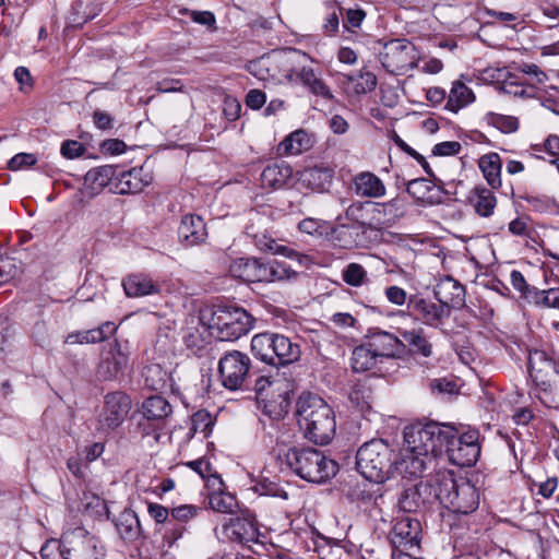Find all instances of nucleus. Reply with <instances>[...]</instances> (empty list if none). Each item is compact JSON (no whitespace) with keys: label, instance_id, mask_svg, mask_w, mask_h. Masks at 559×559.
Instances as JSON below:
<instances>
[{"label":"nucleus","instance_id":"nucleus-1","mask_svg":"<svg viewBox=\"0 0 559 559\" xmlns=\"http://www.w3.org/2000/svg\"><path fill=\"white\" fill-rule=\"evenodd\" d=\"M297 421L305 437L320 445L330 443L336 432L333 409L320 396L304 392L296 403Z\"/></svg>","mask_w":559,"mask_h":559},{"label":"nucleus","instance_id":"nucleus-2","mask_svg":"<svg viewBox=\"0 0 559 559\" xmlns=\"http://www.w3.org/2000/svg\"><path fill=\"white\" fill-rule=\"evenodd\" d=\"M285 463L301 479L322 484L333 477L338 465L334 460L314 448H290L285 453Z\"/></svg>","mask_w":559,"mask_h":559},{"label":"nucleus","instance_id":"nucleus-3","mask_svg":"<svg viewBox=\"0 0 559 559\" xmlns=\"http://www.w3.org/2000/svg\"><path fill=\"white\" fill-rule=\"evenodd\" d=\"M394 448L383 439L365 442L357 451V471L368 480L383 483L393 477Z\"/></svg>","mask_w":559,"mask_h":559},{"label":"nucleus","instance_id":"nucleus-4","mask_svg":"<svg viewBox=\"0 0 559 559\" xmlns=\"http://www.w3.org/2000/svg\"><path fill=\"white\" fill-rule=\"evenodd\" d=\"M229 274L249 283H275L296 276L287 263L272 259L237 258L229 264Z\"/></svg>","mask_w":559,"mask_h":559},{"label":"nucleus","instance_id":"nucleus-5","mask_svg":"<svg viewBox=\"0 0 559 559\" xmlns=\"http://www.w3.org/2000/svg\"><path fill=\"white\" fill-rule=\"evenodd\" d=\"M433 481L436 498L452 512L469 514L478 508L479 495L469 483H457L447 471L438 473Z\"/></svg>","mask_w":559,"mask_h":559},{"label":"nucleus","instance_id":"nucleus-6","mask_svg":"<svg viewBox=\"0 0 559 559\" xmlns=\"http://www.w3.org/2000/svg\"><path fill=\"white\" fill-rule=\"evenodd\" d=\"M451 427L436 423L416 424L404 430V448L433 461L442 453V443L449 438Z\"/></svg>","mask_w":559,"mask_h":559},{"label":"nucleus","instance_id":"nucleus-7","mask_svg":"<svg viewBox=\"0 0 559 559\" xmlns=\"http://www.w3.org/2000/svg\"><path fill=\"white\" fill-rule=\"evenodd\" d=\"M254 319L239 307H218L212 314L210 329L222 341H236L253 328Z\"/></svg>","mask_w":559,"mask_h":559},{"label":"nucleus","instance_id":"nucleus-8","mask_svg":"<svg viewBox=\"0 0 559 559\" xmlns=\"http://www.w3.org/2000/svg\"><path fill=\"white\" fill-rule=\"evenodd\" d=\"M442 443V452H445L449 461L456 466L466 467L474 465L480 455L479 432L469 429L461 435L451 427V433H447Z\"/></svg>","mask_w":559,"mask_h":559},{"label":"nucleus","instance_id":"nucleus-9","mask_svg":"<svg viewBox=\"0 0 559 559\" xmlns=\"http://www.w3.org/2000/svg\"><path fill=\"white\" fill-rule=\"evenodd\" d=\"M59 549L63 559H105L100 542L82 527L66 532Z\"/></svg>","mask_w":559,"mask_h":559},{"label":"nucleus","instance_id":"nucleus-10","mask_svg":"<svg viewBox=\"0 0 559 559\" xmlns=\"http://www.w3.org/2000/svg\"><path fill=\"white\" fill-rule=\"evenodd\" d=\"M379 59L388 72L403 75L417 67L419 53L409 40L392 39L383 45Z\"/></svg>","mask_w":559,"mask_h":559},{"label":"nucleus","instance_id":"nucleus-11","mask_svg":"<svg viewBox=\"0 0 559 559\" xmlns=\"http://www.w3.org/2000/svg\"><path fill=\"white\" fill-rule=\"evenodd\" d=\"M250 357L239 350L225 353L218 361L222 385L230 391L242 390L249 378Z\"/></svg>","mask_w":559,"mask_h":559},{"label":"nucleus","instance_id":"nucleus-12","mask_svg":"<svg viewBox=\"0 0 559 559\" xmlns=\"http://www.w3.org/2000/svg\"><path fill=\"white\" fill-rule=\"evenodd\" d=\"M131 407L132 401L124 392L107 393L104 396V406L98 416L99 429L111 431L118 428L126 420Z\"/></svg>","mask_w":559,"mask_h":559},{"label":"nucleus","instance_id":"nucleus-13","mask_svg":"<svg viewBox=\"0 0 559 559\" xmlns=\"http://www.w3.org/2000/svg\"><path fill=\"white\" fill-rule=\"evenodd\" d=\"M129 352L126 346L116 342L103 350L96 369V377L100 381L118 379L128 367Z\"/></svg>","mask_w":559,"mask_h":559},{"label":"nucleus","instance_id":"nucleus-14","mask_svg":"<svg viewBox=\"0 0 559 559\" xmlns=\"http://www.w3.org/2000/svg\"><path fill=\"white\" fill-rule=\"evenodd\" d=\"M530 376L544 392L551 389V377L557 373V362L546 352L535 349L528 356Z\"/></svg>","mask_w":559,"mask_h":559},{"label":"nucleus","instance_id":"nucleus-15","mask_svg":"<svg viewBox=\"0 0 559 559\" xmlns=\"http://www.w3.org/2000/svg\"><path fill=\"white\" fill-rule=\"evenodd\" d=\"M420 522L409 515L396 520L390 534L391 543L400 550H412L419 545Z\"/></svg>","mask_w":559,"mask_h":559},{"label":"nucleus","instance_id":"nucleus-16","mask_svg":"<svg viewBox=\"0 0 559 559\" xmlns=\"http://www.w3.org/2000/svg\"><path fill=\"white\" fill-rule=\"evenodd\" d=\"M365 342L380 362L383 359L399 357L406 349L403 341L386 331H372L367 335Z\"/></svg>","mask_w":559,"mask_h":559},{"label":"nucleus","instance_id":"nucleus-17","mask_svg":"<svg viewBox=\"0 0 559 559\" xmlns=\"http://www.w3.org/2000/svg\"><path fill=\"white\" fill-rule=\"evenodd\" d=\"M223 532L227 538L242 545L258 543L260 537L255 519L251 514L229 519L223 525Z\"/></svg>","mask_w":559,"mask_h":559},{"label":"nucleus","instance_id":"nucleus-18","mask_svg":"<svg viewBox=\"0 0 559 559\" xmlns=\"http://www.w3.org/2000/svg\"><path fill=\"white\" fill-rule=\"evenodd\" d=\"M405 212L406 202L399 195L386 202H371L370 216H372V228L392 226L404 216Z\"/></svg>","mask_w":559,"mask_h":559},{"label":"nucleus","instance_id":"nucleus-19","mask_svg":"<svg viewBox=\"0 0 559 559\" xmlns=\"http://www.w3.org/2000/svg\"><path fill=\"white\" fill-rule=\"evenodd\" d=\"M407 308L426 325L433 328L440 325L443 318L449 316L448 310L441 304L437 305L431 300L414 295L408 298Z\"/></svg>","mask_w":559,"mask_h":559},{"label":"nucleus","instance_id":"nucleus-20","mask_svg":"<svg viewBox=\"0 0 559 559\" xmlns=\"http://www.w3.org/2000/svg\"><path fill=\"white\" fill-rule=\"evenodd\" d=\"M334 168L328 164H318L300 173V186L314 192L328 191L334 177Z\"/></svg>","mask_w":559,"mask_h":559},{"label":"nucleus","instance_id":"nucleus-21","mask_svg":"<svg viewBox=\"0 0 559 559\" xmlns=\"http://www.w3.org/2000/svg\"><path fill=\"white\" fill-rule=\"evenodd\" d=\"M435 296L445 309H460L465 305V287L451 276L440 280L435 288Z\"/></svg>","mask_w":559,"mask_h":559},{"label":"nucleus","instance_id":"nucleus-22","mask_svg":"<svg viewBox=\"0 0 559 559\" xmlns=\"http://www.w3.org/2000/svg\"><path fill=\"white\" fill-rule=\"evenodd\" d=\"M432 460L413 453L411 450L403 448L401 459H394L393 476L400 475L404 478L421 477Z\"/></svg>","mask_w":559,"mask_h":559},{"label":"nucleus","instance_id":"nucleus-23","mask_svg":"<svg viewBox=\"0 0 559 559\" xmlns=\"http://www.w3.org/2000/svg\"><path fill=\"white\" fill-rule=\"evenodd\" d=\"M353 189L360 198L380 199L385 195L384 182L371 171H361L353 178Z\"/></svg>","mask_w":559,"mask_h":559},{"label":"nucleus","instance_id":"nucleus-24","mask_svg":"<svg viewBox=\"0 0 559 559\" xmlns=\"http://www.w3.org/2000/svg\"><path fill=\"white\" fill-rule=\"evenodd\" d=\"M152 181V176L143 167L132 168L117 175L116 189L120 194L141 192Z\"/></svg>","mask_w":559,"mask_h":559},{"label":"nucleus","instance_id":"nucleus-25","mask_svg":"<svg viewBox=\"0 0 559 559\" xmlns=\"http://www.w3.org/2000/svg\"><path fill=\"white\" fill-rule=\"evenodd\" d=\"M293 73L311 94L329 100L333 98L330 87L322 80L321 73L314 68L302 66L294 69Z\"/></svg>","mask_w":559,"mask_h":559},{"label":"nucleus","instance_id":"nucleus-26","mask_svg":"<svg viewBox=\"0 0 559 559\" xmlns=\"http://www.w3.org/2000/svg\"><path fill=\"white\" fill-rule=\"evenodd\" d=\"M178 235L187 246L199 245L207 237L205 223L201 216L185 215L178 228Z\"/></svg>","mask_w":559,"mask_h":559},{"label":"nucleus","instance_id":"nucleus-27","mask_svg":"<svg viewBox=\"0 0 559 559\" xmlns=\"http://www.w3.org/2000/svg\"><path fill=\"white\" fill-rule=\"evenodd\" d=\"M122 287L129 298L145 297L160 292V287L148 275L142 273L126 276L122 280Z\"/></svg>","mask_w":559,"mask_h":559},{"label":"nucleus","instance_id":"nucleus-28","mask_svg":"<svg viewBox=\"0 0 559 559\" xmlns=\"http://www.w3.org/2000/svg\"><path fill=\"white\" fill-rule=\"evenodd\" d=\"M213 491L209 496V503L211 508L221 513L233 514L238 509V501L236 497L229 492L224 491V483L219 476L213 477Z\"/></svg>","mask_w":559,"mask_h":559},{"label":"nucleus","instance_id":"nucleus-29","mask_svg":"<svg viewBox=\"0 0 559 559\" xmlns=\"http://www.w3.org/2000/svg\"><path fill=\"white\" fill-rule=\"evenodd\" d=\"M293 169L285 162H276L267 165L261 174V183L263 188L281 189L292 178Z\"/></svg>","mask_w":559,"mask_h":559},{"label":"nucleus","instance_id":"nucleus-30","mask_svg":"<svg viewBox=\"0 0 559 559\" xmlns=\"http://www.w3.org/2000/svg\"><path fill=\"white\" fill-rule=\"evenodd\" d=\"M274 346L276 350V359L274 366H286L297 361L300 358L301 350L297 343H294L289 337L273 333Z\"/></svg>","mask_w":559,"mask_h":559},{"label":"nucleus","instance_id":"nucleus-31","mask_svg":"<svg viewBox=\"0 0 559 559\" xmlns=\"http://www.w3.org/2000/svg\"><path fill=\"white\" fill-rule=\"evenodd\" d=\"M257 246L264 251H270L273 254H281L290 260H295L299 265L309 267L312 264V260L309 255L300 253L293 248L278 243L272 238L262 236L257 239Z\"/></svg>","mask_w":559,"mask_h":559},{"label":"nucleus","instance_id":"nucleus-32","mask_svg":"<svg viewBox=\"0 0 559 559\" xmlns=\"http://www.w3.org/2000/svg\"><path fill=\"white\" fill-rule=\"evenodd\" d=\"M400 333L403 337V343L408 345L409 350L414 355L428 358L433 354L432 343L429 341L424 329L403 330Z\"/></svg>","mask_w":559,"mask_h":559},{"label":"nucleus","instance_id":"nucleus-33","mask_svg":"<svg viewBox=\"0 0 559 559\" xmlns=\"http://www.w3.org/2000/svg\"><path fill=\"white\" fill-rule=\"evenodd\" d=\"M116 325L112 322H106L102 326L70 333L67 338V344H91L98 343L106 340L109 335L114 334L116 331Z\"/></svg>","mask_w":559,"mask_h":559},{"label":"nucleus","instance_id":"nucleus-34","mask_svg":"<svg viewBox=\"0 0 559 559\" xmlns=\"http://www.w3.org/2000/svg\"><path fill=\"white\" fill-rule=\"evenodd\" d=\"M273 338L274 335L270 332L255 334L251 340V352L257 359L274 366L276 350Z\"/></svg>","mask_w":559,"mask_h":559},{"label":"nucleus","instance_id":"nucleus-35","mask_svg":"<svg viewBox=\"0 0 559 559\" xmlns=\"http://www.w3.org/2000/svg\"><path fill=\"white\" fill-rule=\"evenodd\" d=\"M475 100L473 91L461 81H455L450 90L445 109L456 114Z\"/></svg>","mask_w":559,"mask_h":559},{"label":"nucleus","instance_id":"nucleus-36","mask_svg":"<svg viewBox=\"0 0 559 559\" xmlns=\"http://www.w3.org/2000/svg\"><path fill=\"white\" fill-rule=\"evenodd\" d=\"M471 202L479 216L490 217L497 205V198L490 189L486 187H475Z\"/></svg>","mask_w":559,"mask_h":559},{"label":"nucleus","instance_id":"nucleus-37","mask_svg":"<svg viewBox=\"0 0 559 559\" xmlns=\"http://www.w3.org/2000/svg\"><path fill=\"white\" fill-rule=\"evenodd\" d=\"M293 392L292 381L280 371L274 372V380L271 385L270 396L267 401L277 403L281 408L287 407Z\"/></svg>","mask_w":559,"mask_h":559},{"label":"nucleus","instance_id":"nucleus-38","mask_svg":"<svg viewBox=\"0 0 559 559\" xmlns=\"http://www.w3.org/2000/svg\"><path fill=\"white\" fill-rule=\"evenodd\" d=\"M478 166L492 189L501 187V159L497 153H489L481 156L478 160Z\"/></svg>","mask_w":559,"mask_h":559},{"label":"nucleus","instance_id":"nucleus-39","mask_svg":"<svg viewBox=\"0 0 559 559\" xmlns=\"http://www.w3.org/2000/svg\"><path fill=\"white\" fill-rule=\"evenodd\" d=\"M116 176L112 166L105 165L90 169L84 176V185L92 191L99 192L107 187Z\"/></svg>","mask_w":559,"mask_h":559},{"label":"nucleus","instance_id":"nucleus-40","mask_svg":"<svg viewBox=\"0 0 559 559\" xmlns=\"http://www.w3.org/2000/svg\"><path fill=\"white\" fill-rule=\"evenodd\" d=\"M173 412L171 405L160 395L147 397L142 405V413L148 420H162Z\"/></svg>","mask_w":559,"mask_h":559},{"label":"nucleus","instance_id":"nucleus-41","mask_svg":"<svg viewBox=\"0 0 559 559\" xmlns=\"http://www.w3.org/2000/svg\"><path fill=\"white\" fill-rule=\"evenodd\" d=\"M350 361L355 372L371 370L380 362L366 342L354 348Z\"/></svg>","mask_w":559,"mask_h":559},{"label":"nucleus","instance_id":"nucleus-42","mask_svg":"<svg viewBox=\"0 0 559 559\" xmlns=\"http://www.w3.org/2000/svg\"><path fill=\"white\" fill-rule=\"evenodd\" d=\"M116 526L123 539H135L141 533L140 521L133 511L122 512L118 518Z\"/></svg>","mask_w":559,"mask_h":559},{"label":"nucleus","instance_id":"nucleus-43","mask_svg":"<svg viewBox=\"0 0 559 559\" xmlns=\"http://www.w3.org/2000/svg\"><path fill=\"white\" fill-rule=\"evenodd\" d=\"M370 201L352 203L345 210V218L361 227L372 228V216H370Z\"/></svg>","mask_w":559,"mask_h":559},{"label":"nucleus","instance_id":"nucleus-44","mask_svg":"<svg viewBox=\"0 0 559 559\" xmlns=\"http://www.w3.org/2000/svg\"><path fill=\"white\" fill-rule=\"evenodd\" d=\"M309 139L302 130L295 131L286 136L278 145V152L287 155H298L307 148Z\"/></svg>","mask_w":559,"mask_h":559},{"label":"nucleus","instance_id":"nucleus-45","mask_svg":"<svg viewBox=\"0 0 559 559\" xmlns=\"http://www.w3.org/2000/svg\"><path fill=\"white\" fill-rule=\"evenodd\" d=\"M523 199L532 211L538 213H557L559 211V204L552 197L546 194H527Z\"/></svg>","mask_w":559,"mask_h":559},{"label":"nucleus","instance_id":"nucleus-46","mask_svg":"<svg viewBox=\"0 0 559 559\" xmlns=\"http://www.w3.org/2000/svg\"><path fill=\"white\" fill-rule=\"evenodd\" d=\"M520 71L526 74V84L535 90H542L548 81V75L534 63H523L520 67Z\"/></svg>","mask_w":559,"mask_h":559},{"label":"nucleus","instance_id":"nucleus-47","mask_svg":"<svg viewBox=\"0 0 559 559\" xmlns=\"http://www.w3.org/2000/svg\"><path fill=\"white\" fill-rule=\"evenodd\" d=\"M423 504L420 493L416 487L406 488L399 499V507L406 513L416 512Z\"/></svg>","mask_w":559,"mask_h":559},{"label":"nucleus","instance_id":"nucleus-48","mask_svg":"<svg viewBox=\"0 0 559 559\" xmlns=\"http://www.w3.org/2000/svg\"><path fill=\"white\" fill-rule=\"evenodd\" d=\"M348 82L354 83L356 94H366L376 88L377 78L371 72H359L347 76Z\"/></svg>","mask_w":559,"mask_h":559},{"label":"nucleus","instance_id":"nucleus-49","mask_svg":"<svg viewBox=\"0 0 559 559\" xmlns=\"http://www.w3.org/2000/svg\"><path fill=\"white\" fill-rule=\"evenodd\" d=\"M213 418L211 414L205 409H200L191 416V428L193 433H202L207 437L212 432Z\"/></svg>","mask_w":559,"mask_h":559},{"label":"nucleus","instance_id":"nucleus-50","mask_svg":"<svg viewBox=\"0 0 559 559\" xmlns=\"http://www.w3.org/2000/svg\"><path fill=\"white\" fill-rule=\"evenodd\" d=\"M343 281L354 287L361 286L366 278L367 272L362 265L358 263H349L342 273Z\"/></svg>","mask_w":559,"mask_h":559},{"label":"nucleus","instance_id":"nucleus-51","mask_svg":"<svg viewBox=\"0 0 559 559\" xmlns=\"http://www.w3.org/2000/svg\"><path fill=\"white\" fill-rule=\"evenodd\" d=\"M532 302L537 306L559 309V287L547 290L536 289L534 296H532Z\"/></svg>","mask_w":559,"mask_h":559},{"label":"nucleus","instance_id":"nucleus-52","mask_svg":"<svg viewBox=\"0 0 559 559\" xmlns=\"http://www.w3.org/2000/svg\"><path fill=\"white\" fill-rule=\"evenodd\" d=\"M143 376L145 384L152 390L157 391L164 388L166 373L158 365L146 367Z\"/></svg>","mask_w":559,"mask_h":559},{"label":"nucleus","instance_id":"nucleus-53","mask_svg":"<svg viewBox=\"0 0 559 559\" xmlns=\"http://www.w3.org/2000/svg\"><path fill=\"white\" fill-rule=\"evenodd\" d=\"M328 15L323 24L324 32L328 35H333L340 27V15L343 14V9L335 3H328Z\"/></svg>","mask_w":559,"mask_h":559},{"label":"nucleus","instance_id":"nucleus-54","mask_svg":"<svg viewBox=\"0 0 559 559\" xmlns=\"http://www.w3.org/2000/svg\"><path fill=\"white\" fill-rule=\"evenodd\" d=\"M491 123L504 133H512L519 129V121L513 116L490 114Z\"/></svg>","mask_w":559,"mask_h":559},{"label":"nucleus","instance_id":"nucleus-55","mask_svg":"<svg viewBox=\"0 0 559 559\" xmlns=\"http://www.w3.org/2000/svg\"><path fill=\"white\" fill-rule=\"evenodd\" d=\"M510 281L513 288L518 290L522 297L532 301V296H534V292H536L537 288L531 287L520 271L513 270L510 274Z\"/></svg>","mask_w":559,"mask_h":559},{"label":"nucleus","instance_id":"nucleus-56","mask_svg":"<svg viewBox=\"0 0 559 559\" xmlns=\"http://www.w3.org/2000/svg\"><path fill=\"white\" fill-rule=\"evenodd\" d=\"M366 17V12L362 9H348L346 10L345 19L343 20V27L347 32L355 33L360 27Z\"/></svg>","mask_w":559,"mask_h":559},{"label":"nucleus","instance_id":"nucleus-57","mask_svg":"<svg viewBox=\"0 0 559 559\" xmlns=\"http://www.w3.org/2000/svg\"><path fill=\"white\" fill-rule=\"evenodd\" d=\"M19 272L16 260L10 257L0 258V285L11 281Z\"/></svg>","mask_w":559,"mask_h":559},{"label":"nucleus","instance_id":"nucleus-58","mask_svg":"<svg viewBox=\"0 0 559 559\" xmlns=\"http://www.w3.org/2000/svg\"><path fill=\"white\" fill-rule=\"evenodd\" d=\"M530 223V217L520 216L509 223L508 229L513 236L530 237L533 233Z\"/></svg>","mask_w":559,"mask_h":559},{"label":"nucleus","instance_id":"nucleus-59","mask_svg":"<svg viewBox=\"0 0 559 559\" xmlns=\"http://www.w3.org/2000/svg\"><path fill=\"white\" fill-rule=\"evenodd\" d=\"M187 465L193 469L195 473H198L203 479H206L207 487L213 486V477L217 476L216 474L212 473V466L211 463L204 459H199L195 461H190L187 463Z\"/></svg>","mask_w":559,"mask_h":559},{"label":"nucleus","instance_id":"nucleus-60","mask_svg":"<svg viewBox=\"0 0 559 559\" xmlns=\"http://www.w3.org/2000/svg\"><path fill=\"white\" fill-rule=\"evenodd\" d=\"M332 241L341 248H350L354 245L346 224H340L331 231Z\"/></svg>","mask_w":559,"mask_h":559},{"label":"nucleus","instance_id":"nucleus-61","mask_svg":"<svg viewBox=\"0 0 559 559\" xmlns=\"http://www.w3.org/2000/svg\"><path fill=\"white\" fill-rule=\"evenodd\" d=\"M430 190V182L424 178L411 180L406 187L407 193L417 200L424 199Z\"/></svg>","mask_w":559,"mask_h":559},{"label":"nucleus","instance_id":"nucleus-62","mask_svg":"<svg viewBox=\"0 0 559 559\" xmlns=\"http://www.w3.org/2000/svg\"><path fill=\"white\" fill-rule=\"evenodd\" d=\"M185 14H188L190 19L198 24L204 25L209 28H215V15L211 11H195L185 9L181 11Z\"/></svg>","mask_w":559,"mask_h":559},{"label":"nucleus","instance_id":"nucleus-63","mask_svg":"<svg viewBox=\"0 0 559 559\" xmlns=\"http://www.w3.org/2000/svg\"><path fill=\"white\" fill-rule=\"evenodd\" d=\"M37 162L34 154L31 153H19L14 155L8 163V168L11 170H20L23 167L33 166Z\"/></svg>","mask_w":559,"mask_h":559},{"label":"nucleus","instance_id":"nucleus-64","mask_svg":"<svg viewBox=\"0 0 559 559\" xmlns=\"http://www.w3.org/2000/svg\"><path fill=\"white\" fill-rule=\"evenodd\" d=\"M461 143L457 141H445L438 143L432 148L435 156H454L461 151Z\"/></svg>","mask_w":559,"mask_h":559}]
</instances>
